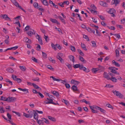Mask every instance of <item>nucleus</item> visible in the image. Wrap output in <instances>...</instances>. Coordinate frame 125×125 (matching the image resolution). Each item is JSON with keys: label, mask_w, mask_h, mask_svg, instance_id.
I'll return each instance as SVG.
<instances>
[{"label": "nucleus", "mask_w": 125, "mask_h": 125, "mask_svg": "<svg viewBox=\"0 0 125 125\" xmlns=\"http://www.w3.org/2000/svg\"><path fill=\"white\" fill-rule=\"evenodd\" d=\"M73 67L75 68H79L80 70H83L86 73H88L89 72V69L88 68H86L85 67H83V64L80 65V64H77L74 65Z\"/></svg>", "instance_id": "f257e3e1"}, {"label": "nucleus", "mask_w": 125, "mask_h": 125, "mask_svg": "<svg viewBox=\"0 0 125 125\" xmlns=\"http://www.w3.org/2000/svg\"><path fill=\"white\" fill-rule=\"evenodd\" d=\"M81 27L84 29L86 28V29L89 32L91 33H93L94 34L95 31L94 30H95V29H94V30H93L88 27H86L83 24H82L81 25Z\"/></svg>", "instance_id": "f03ea898"}, {"label": "nucleus", "mask_w": 125, "mask_h": 125, "mask_svg": "<svg viewBox=\"0 0 125 125\" xmlns=\"http://www.w3.org/2000/svg\"><path fill=\"white\" fill-rule=\"evenodd\" d=\"M116 12V11L114 9H110L108 11V12L112 15H111L112 16L115 17V13Z\"/></svg>", "instance_id": "7ed1b4c3"}, {"label": "nucleus", "mask_w": 125, "mask_h": 125, "mask_svg": "<svg viewBox=\"0 0 125 125\" xmlns=\"http://www.w3.org/2000/svg\"><path fill=\"white\" fill-rule=\"evenodd\" d=\"M8 102H14L16 100L17 98L15 97H10L9 96L8 97Z\"/></svg>", "instance_id": "20e7f679"}, {"label": "nucleus", "mask_w": 125, "mask_h": 125, "mask_svg": "<svg viewBox=\"0 0 125 125\" xmlns=\"http://www.w3.org/2000/svg\"><path fill=\"white\" fill-rule=\"evenodd\" d=\"M109 69L111 70V72L112 73H116L117 74L119 75V74L118 73H117L115 70V68L113 67H109Z\"/></svg>", "instance_id": "39448f33"}, {"label": "nucleus", "mask_w": 125, "mask_h": 125, "mask_svg": "<svg viewBox=\"0 0 125 125\" xmlns=\"http://www.w3.org/2000/svg\"><path fill=\"white\" fill-rule=\"evenodd\" d=\"M0 16L1 17H2V19H5L6 20L11 21L10 18L6 14H1Z\"/></svg>", "instance_id": "423d86ee"}, {"label": "nucleus", "mask_w": 125, "mask_h": 125, "mask_svg": "<svg viewBox=\"0 0 125 125\" xmlns=\"http://www.w3.org/2000/svg\"><path fill=\"white\" fill-rule=\"evenodd\" d=\"M35 32L32 29H30L27 31V34L29 36H31L32 35L35 34Z\"/></svg>", "instance_id": "0eeeda50"}, {"label": "nucleus", "mask_w": 125, "mask_h": 125, "mask_svg": "<svg viewBox=\"0 0 125 125\" xmlns=\"http://www.w3.org/2000/svg\"><path fill=\"white\" fill-rule=\"evenodd\" d=\"M14 2L13 3L16 7H18L21 10L25 12H26V11L25 10H24L23 9H22L21 6H20L19 5L18 3L16 2L15 0H14Z\"/></svg>", "instance_id": "6e6552de"}, {"label": "nucleus", "mask_w": 125, "mask_h": 125, "mask_svg": "<svg viewBox=\"0 0 125 125\" xmlns=\"http://www.w3.org/2000/svg\"><path fill=\"white\" fill-rule=\"evenodd\" d=\"M71 83L73 84L76 85H77L80 83V82H79L73 79H72L71 80Z\"/></svg>", "instance_id": "1a4fd4ad"}, {"label": "nucleus", "mask_w": 125, "mask_h": 125, "mask_svg": "<svg viewBox=\"0 0 125 125\" xmlns=\"http://www.w3.org/2000/svg\"><path fill=\"white\" fill-rule=\"evenodd\" d=\"M103 75L104 76L103 77H104L106 78L108 80H109L110 79V78L109 76L106 72H104Z\"/></svg>", "instance_id": "9d476101"}, {"label": "nucleus", "mask_w": 125, "mask_h": 125, "mask_svg": "<svg viewBox=\"0 0 125 125\" xmlns=\"http://www.w3.org/2000/svg\"><path fill=\"white\" fill-rule=\"evenodd\" d=\"M71 89L74 91L79 92V90L78 89L77 87L75 85H73L71 88Z\"/></svg>", "instance_id": "9b49d317"}, {"label": "nucleus", "mask_w": 125, "mask_h": 125, "mask_svg": "<svg viewBox=\"0 0 125 125\" xmlns=\"http://www.w3.org/2000/svg\"><path fill=\"white\" fill-rule=\"evenodd\" d=\"M33 117L36 120H38V115L36 112L35 111H33Z\"/></svg>", "instance_id": "f8f14e48"}, {"label": "nucleus", "mask_w": 125, "mask_h": 125, "mask_svg": "<svg viewBox=\"0 0 125 125\" xmlns=\"http://www.w3.org/2000/svg\"><path fill=\"white\" fill-rule=\"evenodd\" d=\"M50 20L53 23H56L58 24H60V23L56 19L50 18Z\"/></svg>", "instance_id": "ddd939ff"}, {"label": "nucleus", "mask_w": 125, "mask_h": 125, "mask_svg": "<svg viewBox=\"0 0 125 125\" xmlns=\"http://www.w3.org/2000/svg\"><path fill=\"white\" fill-rule=\"evenodd\" d=\"M18 48V46H15L14 47H11L10 48H8L7 49H6V50L5 51H7L8 50H16V49H17V48Z\"/></svg>", "instance_id": "4468645a"}, {"label": "nucleus", "mask_w": 125, "mask_h": 125, "mask_svg": "<svg viewBox=\"0 0 125 125\" xmlns=\"http://www.w3.org/2000/svg\"><path fill=\"white\" fill-rule=\"evenodd\" d=\"M89 106L92 112L94 113H96L98 112L97 111L95 110L93 108V106Z\"/></svg>", "instance_id": "2eb2a0df"}, {"label": "nucleus", "mask_w": 125, "mask_h": 125, "mask_svg": "<svg viewBox=\"0 0 125 125\" xmlns=\"http://www.w3.org/2000/svg\"><path fill=\"white\" fill-rule=\"evenodd\" d=\"M68 57L70 59L71 61H72L73 63L74 62V57L73 56L70 55L68 56Z\"/></svg>", "instance_id": "dca6fc26"}, {"label": "nucleus", "mask_w": 125, "mask_h": 125, "mask_svg": "<svg viewBox=\"0 0 125 125\" xmlns=\"http://www.w3.org/2000/svg\"><path fill=\"white\" fill-rule=\"evenodd\" d=\"M57 58L59 59L62 63H64V62L63 60L61 57L60 56L58 55L57 56Z\"/></svg>", "instance_id": "f3484780"}, {"label": "nucleus", "mask_w": 125, "mask_h": 125, "mask_svg": "<svg viewBox=\"0 0 125 125\" xmlns=\"http://www.w3.org/2000/svg\"><path fill=\"white\" fill-rule=\"evenodd\" d=\"M18 89L21 90L23 92H26V93H25V94H26L27 93H29L28 90V89H22L21 88H18Z\"/></svg>", "instance_id": "a211bd4d"}, {"label": "nucleus", "mask_w": 125, "mask_h": 125, "mask_svg": "<svg viewBox=\"0 0 125 125\" xmlns=\"http://www.w3.org/2000/svg\"><path fill=\"white\" fill-rule=\"evenodd\" d=\"M114 1V4L115 6H117V4L119 3L120 1L119 0H113Z\"/></svg>", "instance_id": "6ab92c4d"}, {"label": "nucleus", "mask_w": 125, "mask_h": 125, "mask_svg": "<svg viewBox=\"0 0 125 125\" xmlns=\"http://www.w3.org/2000/svg\"><path fill=\"white\" fill-rule=\"evenodd\" d=\"M48 118L49 119L52 121L55 122L56 121V119L54 117H52L51 116H48Z\"/></svg>", "instance_id": "aec40b11"}, {"label": "nucleus", "mask_w": 125, "mask_h": 125, "mask_svg": "<svg viewBox=\"0 0 125 125\" xmlns=\"http://www.w3.org/2000/svg\"><path fill=\"white\" fill-rule=\"evenodd\" d=\"M28 113L30 116V118H31L33 116V113L32 112L31 110L29 111H28Z\"/></svg>", "instance_id": "412c9836"}, {"label": "nucleus", "mask_w": 125, "mask_h": 125, "mask_svg": "<svg viewBox=\"0 0 125 125\" xmlns=\"http://www.w3.org/2000/svg\"><path fill=\"white\" fill-rule=\"evenodd\" d=\"M0 99L1 100H2L7 102H8V98H6V97H3L2 96H1Z\"/></svg>", "instance_id": "4be33fe9"}, {"label": "nucleus", "mask_w": 125, "mask_h": 125, "mask_svg": "<svg viewBox=\"0 0 125 125\" xmlns=\"http://www.w3.org/2000/svg\"><path fill=\"white\" fill-rule=\"evenodd\" d=\"M38 38H37V39L38 40L40 44L41 45H42L43 43L42 39L40 38L39 35H38Z\"/></svg>", "instance_id": "5701e85b"}, {"label": "nucleus", "mask_w": 125, "mask_h": 125, "mask_svg": "<svg viewBox=\"0 0 125 125\" xmlns=\"http://www.w3.org/2000/svg\"><path fill=\"white\" fill-rule=\"evenodd\" d=\"M112 63L113 64H114L115 66L117 67H119L120 66V65L119 64L115 62L114 60H113L112 61Z\"/></svg>", "instance_id": "b1692460"}, {"label": "nucleus", "mask_w": 125, "mask_h": 125, "mask_svg": "<svg viewBox=\"0 0 125 125\" xmlns=\"http://www.w3.org/2000/svg\"><path fill=\"white\" fill-rule=\"evenodd\" d=\"M7 71L10 73H13L14 72L13 70L11 68L9 67L6 70Z\"/></svg>", "instance_id": "393cba45"}, {"label": "nucleus", "mask_w": 125, "mask_h": 125, "mask_svg": "<svg viewBox=\"0 0 125 125\" xmlns=\"http://www.w3.org/2000/svg\"><path fill=\"white\" fill-rule=\"evenodd\" d=\"M33 87L36 89H39L40 90H41V88H40L37 85L34 83H32V84Z\"/></svg>", "instance_id": "a878e982"}, {"label": "nucleus", "mask_w": 125, "mask_h": 125, "mask_svg": "<svg viewBox=\"0 0 125 125\" xmlns=\"http://www.w3.org/2000/svg\"><path fill=\"white\" fill-rule=\"evenodd\" d=\"M99 67V70L101 71H104V68L102 66H101L100 65H99L98 66Z\"/></svg>", "instance_id": "bb28decb"}, {"label": "nucleus", "mask_w": 125, "mask_h": 125, "mask_svg": "<svg viewBox=\"0 0 125 125\" xmlns=\"http://www.w3.org/2000/svg\"><path fill=\"white\" fill-rule=\"evenodd\" d=\"M37 120L38 123L40 125H42L43 123V122H42V120Z\"/></svg>", "instance_id": "cd10ccee"}, {"label": "nucleus", "mask_w": 125, "mask_h": 125, "mask_svg": "<svg viewBox=\"0 0 125 125\" xmlns=\"http://www.w3.org/2000/svg\"><path fill=\"white\" fill-rule=\"evenodd\" d=\"M5 81L7 83H8L12 85V82L8 79H5Z\"/></svg>", "instance_id": "c85d7f7f"}, {"label": "nucleus", "mask_w": 125, "mask_h": 125, "mask_svg": "<svg viewBox=\"0 0 125 125\" xmlns=\"http://www.w3.org/2000/svg\"><path fill=\"white\" fill-rule=\"evenodd\" d=\"M20 69L23 71H25L26 70V67L24 66H20Z\"/></svg>", "instance_id": "c756f323"}, {"label": "nucleus", "mask_w": 125, "mask_h": 125, "mask_svg": "<svg viewBox=\"0 0 125 125\" xmlns=\"http://www.w3.org/2000/svg\"><path fill=\"white\" fill-rule=\"evenodd\" d=\"M91 43H92V46L93 47H97L96 43L95 41H92Z\"/></svg>", "instance_id": "7c9ffc66"}, {"label": "nucleus", "mask_w": 125, "mask_h": 125, "mask_svg": "<svg viewBox=\"0 0 125 125\" xmlns=\"http://www.w3.org/2000/svg\"><path fill=\"white\" fill-rule=\"evenodd\" d=\"M77 51L79 54L82 56H83L84 55V53L83 52H82L80 49H78Z\"/></svg>", "instance_id": "2f4dec72"}, {"label": "nucleus", "mask_w": 125, "mask_h": 125, "mask_svg": "<svg viewBox=\"0 0 125 125\" xmlns=\"http://www.w3.org/2000/svg\"><path fill=\"white\" fill-rule=\"evenodd\" d=\"M50 78H52L53 80L54 81H59L61 80V79H57L54 78L53 76H51L50 77Z\"/></svg>", "instance_id": "473e14b6"}, {"label": "nucleus", "mask_w": 125, "mask_h": 125, "mask_svg": "<svg viewBox=\"0 0 125 125\" xmlns=\"http://www.w3.org/2000/svg\"><path fill=\"white\" fill-rule=\"evenodd\" d=\"M113 82H116L117 79L115 77H112L110 79Z\"/></svg>", "instance_id": "72a5a7b5"}, {"label": "nucleus", "mask_w": 125, "mask_h": 125, "mask_svg": "<svg viewBox=\"0 0 125 125\" xmlns=\"http://www.w3.org/2000/svg\"><path fill=\"white\" fill-rule=\"evenodd\" d=\"M42 57H43L45 58L46 59L47 58V54L43 52H42Z\"/></svg>", "instance_id": "f704fd0d"}, {"label": "nucleus", "mask_w": 125, "mask_h": 125, "mask_svg": "<svg viewBox=\"0 0 125 125\" xmlns=\"http://www.w3.org/2000/svg\"><path fill=\"white\" fill-rule=\"evenodd\" d=\"M62 102H64L65 104L66 105H68L69 104L68 102L66 100H65L64 99H62Z\"/></svg>", "instance_id": "c9c22d12"}, {"label": "nucleus", "mask_w": 125, "mask_h": 125, "mask_svg": "<svg viewBox=\"0 0 125 125\" xmlns=\"http://www.w3.org/2000/svg\"><path fill=\"white\" fill-rule=\"evenodd\" d=\"M98 110L100 111L101 112L103 113H105L106 112V111L105 110L103 109L100 107H99Z\"/></svg>", "instance_id": "e433bc0d"}, {"label": "nucleus", "mask_w": 125, "mask_h": 125, "mask_svg": "<svg viewBox=\"0 0 125 125\" xmlns=\"http://www.w3.org/2000/svg\"><path fill=\"white\" fill-rule=\"evenodd\" d=\"M42 3L45 5L47 6L48 5V2L46 1V0H43Z\"/></svg>", "instance_id": "4c0bfd02"}, {"label": "nucleus", "mask_w": 125, "mask_h": 125, "mask_svg": "<svg viewBox=\"0 0 125 125\" xmlns=\"http://www.w3.org/2000/svg\"><path fill=\"white\" fill-rule=\"evenodd\" d=\"M49 61H51L52 63H55V60L52 59L51 57H49Z\"/></svg>", "instance_id": "58836bf2"}, {"label": "nucleus", "mask_w": 125, "mask_h": 125, "mask_svg": "<svg viewBox=\"0 0 125 125\" xmlns=\"http://www.w3.org/2000/svg\"><path fill=\"white\" fill-rule=\"evenodd\" d=\"M113 93L115 95H116L117 96H118V94H119L120 92L118 91H113Z\"/></svg>", "instance_id": "ea45409f"}, {"label": "nucleus", "mask_w": 125, "mask_h": 125, "mask_svg": "<svg viewBox=\"0 0 125 125\" xmlns=\"http://www.w3.org/2000/svg\"><path fill=\"white\" fill-rule=\"evenodd\" d=\"M33 5L35 8L37 9L39 8V6L38 4L36 2L34 3L33 4Z\"/></svg>", "instance_id": "a19ab883"}, {"label": "nucleus", "mask_w": 125, "mask_h": 125, "mask_svg": "<svg viewBox=\"0 0 125 125\" xmlns=\"http://www.w3.org/2000/svg\"><path fill=\"white\" fill-rule=\"evenodd\" d=\"M79 60H80L82 62H83L84 61V60L83 58L81 56H79Z\"/></svg>", "instance_id": "79ce46f5"}, {"label": "nucleus", "mask_w": 125, "mask_h": 125, "mask_svg": "<svg viewBox=\"0 0 125 125\" xmlns=\"http://www.w3.org/2000/svg\"><path fill=\"white\" fill-rule=\"evenodd\" d=\"M51 46L52 48H53L54 50H56L57 49L56 48V46H55V45L53 43H51Z\"/></svg>", "instance_id": "37998d69"}, {"label": "nucleus", "mask_w": 125, "mask_h": 125, "mask_svg": "<svg viewBox=\"0 0 125 125\" xmlns=\"http://www.w3.org/2000/svg\"><path fill=\"white\" fill-rule=\"evenodd\" d=\"M0 111L1 113H3L5 112L3 107L1 106H0Z\"/></svg>", "instance_id": "c03bdc74"}, {"label": "nucleus", "mask_w": 125, "mask_h": 125, "mask_svg": "<svg viewBox=\"0 0 125 125\" xmlns=\"http://www.w3.org/2000/svg\"><path fill=\"white\" fill-rule=\"evenodd\" d=\"M71 50L73 52H75V49L74 46H71Z\"/></svg>", "instance_id": "a18cd8bd"}, {"label": "nucleus", "mask_w": 125, "mask_h": 125, "mask_svg": "<svg viewBox=\"0 0 125 125\" xmlns=\"http://www.w3.org/2000/svg\"><path fill=\"white\" fill-rule=\"evenodd\" d=\"M81 47L82 48L84 49V50H86L87 49H86L85 46L84 44H83L82 43L81 45Z\"/></svg>", "instance_id": "49530a36"}, {"label": "nucleus", "mask_w": 125, "mask_h": 125, "mask_svg": "<svg viewBox=\"0 0 125 125\" xmlns=\"http://www.w3.org/2000/svg\"><path fill=\"white\" fill-rule=\"evenodd\" d=\"M115 52L116 57H119V51L118 50L116 49L115 50Z\"/></svg>", "instance_id": "de8ad7c7"}, {"label": "nucleus", "mask_w": 125, "mask_h": 125, "mask_svg": "<svg viewBox=\"0 0 125 125\" xmlns=\"http://www.w3.org/2000/svg\"><path fill=\"white\" fill-rule=\"evenodd\" d=\"M37 45H38L36 47L37 50L38 51H40V49H41V47L40 45L38 44H37Z\"/></svg>", "instance_id": "09e8293b"}, {"label": "nucleus", "mask_w": 125, "mask_h": 125, "mask_svg": "<svg viewBox=\"0 0 125 125\" xmlns=\"http://www.w3.org/2000/svg\"><path fill=\"white\" fill-rule=\"evenodd\" d=\"M32 80L33 81H37V82H39V78L38 77H36V78H33L32 79Z\"/></svg>", "instance_id": "8fccbe9b"}, {"label": "nucleus", "mask_w": 125, "mask_h": 125, "mask_svg": "<svg viewBox=\"0 0 125 125\" xmlns=\"http://www.w3.org/2000/svg\"><path fill=\"white\" fill-rule=\"evenodd\" d=\"M113 35L116 36L118 39H119L120 38V35L119 34H114Z\"/></svg>", "instance_id": "3c124183"}, {"label": "nucleus", "mask_w": 125, "mask_h": 125, "mask_svg": "<svg viewBox=\"0 0 125 125\" xmlns=\"http://www.w3.org/2000/svg\"><path fill=\"white\" fill-rule=\"evenodd\" d=\"M12 112L13 113H15L16 115L19 116H21L19 112H17L14 111H12Z\"/></svg>", "instance_id": "603ef678"}, {"label": "nucleus", "mask_w": 125, "mask_h": 125, "mask_svg": "<svg viewBox=\"0 0 125 125\" xmlns=\"http://www.w3.org/2000/svg\"><path fill=\"white\" fill-rule=\"evenodd\" d=\"M118 96V97L120 98H122L124 97V96L120 92Z\"/></svg>", "instance_id": "864d4df0"}, {"label": "nucleus", "mask_w": 125, "mask_h": 125, "mask_svg": "<svg viewBox=\"0 0 125 125\" xmlns=\"http://www.w3.org/2000/svg\"><path fill=\"white\" fill-rule=\"evenodd\" d=\"M106 106L108 107L109 108H111L112 109H113V108L112 106L109 104H106Z\"/></svg>", "instance_id": "5fc2aeb1"}, {"label": "nucleus", "mask_w": 125, "mask_h": 125, "mask_svg": "<svg viewBox=\"0 0 125 125\" xmlns=\"http://www.w3.org/2000/svg\"><path fill=\"white\" fill-rule=\"evenodd\" d=\"M33 71L34 73H35L37 75H41V74L40 73H38L37 71H35L34 69H33Z\"/></svg>", "instance_id": "6e6d98bb"}, {"label": "nucleus", "mask_w": 125, "mask_h": 125, "mask_svg": "<svg viewBox=\"0 0 125 125\" xmlns=\"http://www.w3.org/2000/svg\"><path fill=\"white\" fill-rule=\"evenodd\" d=\"M65 86L66 88L67 89H69L70 87V86L69 84L68 83H66L65 84Z\"/></svg>", "instance_id": "4d7b16f0"}, {"label": "nucleus", "mask_w": 125, "mask_h": 125, "mask_svg": "<svg viewBox=\"0 0 125 125\" xmlns=\"http://www.w3.org/2000/svg\"><path fill=\"white\" fill-rule=\"evenodd\" d=\"M60 81H61V83L64 84H65L66 83H67L66 81H67V80L66 79L63 80H61Z\"/></svg>", "instance_id": "13d9d810"}, {"label": "nucleus", "mask_w": 125, "mask_h": 125, "mask_svg": "<svg viewBox=\"0 0 125 125\" xmlns=\"http://www.w3.org/2000/svg\"><path fill=\"white\" fill-rule=\"evenodd\" d=\"M23 115L26 118L30 117V116L28 114H27L26 113H24Z\"/></svg>", "instance_id": "bf43d9fd"}, {"label": "nucleus", "mask_w": 125, "mask_h": 125, "mask_svg": "<svg viewBox=\"0 0 125 125\" xmlns=\"http://www.w3.org/2000/svg\"><path fill=\"white\" fill-rule=\"evenodd\" d=\"M107 27H108L109 29L113 30H115V28L114 26H111V27H109L108 26H107Z\"/></svg>", "instance_id": "052dcab7"}, {"label": "nucleus", "mask_w": 125, "mask_h": 125, "mask_svg": "<svg viewBox=\"0 0 125 125\" xmlns=\"http://www.w3.org/2000/svg\"><path fill=\"white\" fill-rule=\"evenodd\" d=\"M95 30H96V33L97 35L99 36H101V34L100 32L98 31L97 29H95Z\"/></svg>", "instance_id": "680f3d73"}, {"label": "nucleus", "mask_w": 125, "mask_h": 125, "mask_svg": "<svg viewBox=\"0 0 125 125\" xmlns=\"http://www.w3.org/2000/svg\"><path fill=\"white\" fill-rule=\"evenodd\" d=\"M91 7L94 10H96V8L94 4L91 5Z\"/></svg>", "instance_id": "e2e57ef3"}, {"label": "nucleus", "mask_w": 125, "mask_h": 125, "mask_svg": "<svg viewBox=\"0 0 125 125\" xmlns=\"http://www.w3.org/2000/svg\"><path fill=\"white\" fill-rule=\"evenodd\" d=\"M7 116L10 120H11V115L9 113H7Z\"/></svg>", "instance_id": "0e129e2a"}, {"label": "nucleus", "mask_w": 125, "mask_h": 125, "mask_svg": "<svg viewBox=\"0 0 125 125\" xmlns=\"http://www.w3.org/2000/svg\"><path fill=\"white\" fill-rule=\"evenodd\" d=\"M47 67L48 69L50 70H53L54 69L50 65H48L47 66Z\"/></svg>", "instance_id": "69168bd1"}, {"label": "nucleus", "mask_w": 125, "mask_h": 125, "mask_svg": "<svg viewBox=\"0 0 125 125\" xmlns=\"http://www.w3.org/2000/svg\"><path fill=\"white\" fill-rule=\"evenodd\" d=\"M84 38L86 39V40L87 41H89V38L88 36L86 35H84L83 36Z\"/></svg>", "instance_id": "338daca9"}, {"label": "nucleus", "mask_w": 125, "mask_h": 125, "mask_svg": "<svg viewBox=\"0 0 125 125\" xmlns=\"http://www.w3.org/2000/svg\"><path fill=\"white\" fill-rule=\"evenodd\" d=\"M12 78L14 80L16 81L17 80V76L16 75H12Z\"/></svg>", "instance_id": "774afa93"}]
</instances>
